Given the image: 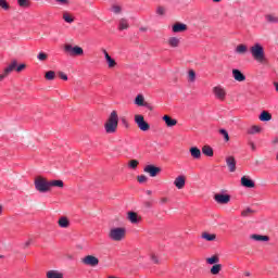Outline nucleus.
<instances>
[{
	"mask_svg": "<svg viewBox=\"0 0 278 278\" xmlns=\"http://www.w3.org/2000/svg\"><path fill=\"white\" fill-rule=\"evenodd\" d=\"M135 104L139 106L144 105V96L138 94L135 99Z\"/></svg>",
	"mask_w": 278,
	"mask_h": 278,
	"instance_id": "nucleus-34",
	"label": "nucleus"
},
{
	"mask_svg": "<svg viewBox=\"0 0 278 278\" xmlns=\"http://www.w3.org/2000/svg\"><path fill=\"white\" fill-rule=\"evenodd\" d=\"M226 164L228 166V169L230 170V173H236V157L233 156H227L226 157Z\"/></svg>",
	"mask_w": 278,
	"mask_h": 278,
	"instance_id": "nucleus-14",
	"label": "nucleus"
},
{
	"mask_svg": "<svg viewBox=\"0 0 278 278\" xmlns=\"http://www.w3.org/2000/svg\"><path fill=\"white\" fill-rule=\"evenodd\" d=\"M260 131H262V127L255 125L248 129L250 136H255V134H260Z\"/></svg>",
	"mask_w": 278,
	"mask_h": 278,
	"instance_id": "nucleus-31",
	"label": "nucleus"
},
{
	"mask_svg": "<svg viewBox=\"0 0 278 278\" xmlns=\"http://www.w3.org/2000/svg\"><path fill=\"white\" fill-rule=\"evenodd\" d=\"M244 276L245 277H251V273L250 271H244Z\"/></svg>",
	"mask_w": 278,
	"mask_h": 278,
	"instance_id": "nucleus-57",
	"label": "nucleus"
},
{
	"mask_svg": "<svg viewBox=\"0 0 278 278\" xmlns=\"http://www.w3.org/2000/svg\"><path fill=\"white\" fill-rule=\"evenodd\" d=\"M127 230L125 228H113L109 232V238L115 242H121L125 238Z\"/></svg>",
	"mask_w": 278,
	"mask_h": 278,
	"instance_id": "nucleus-4",
	"label": "nucleus"
},
{
	"mask_svg": "<svg viewBox=\"0 0 278 278\" xmlns=\"http://www.w3.org/2000/svg\"><path fill=\"white\" fill-rule=\"evenodd\" d=\"M49 186H50V190H51V188H64V181H62V180H50Z\"/></svg>",
	"mask_w": 278,
	"mask_h": 278,
	"instance_id": "nucleus-28",
	"label": "nucleus"
},
{
	"mask_svg": "<svg viewBox=\"0 0 278 278\" xmlns=\"http://www.w3.org/2000/svg\"><path fill=\"white\" fill-rule=\"evenodd\" d=\"M83 264H85L86 266H99V258L97 256L93 255H87L83 258Z\"/></svg>",
	"mask_w": 278,
	"mask_h": 278,
	"instance_id": "nucleus-8",
	"label": "nucleus"
},
{
	"mask_svg": "<svg viewBox=\"0 0 278 278\" xmlns=\"http://www.w3.org/2000/svg\"><path fill=\"white\" fill-rule=\"evenodd\" d=\"M29 244H31V239H29L28 241L25 242V249H27V247H29Z\"/></svg>",
	"mask_w": 278,
	"mask_h": 278,
	"instance_id": "nucleus-55",
	"label": "nucleus"
},
{
	"mask_svg": "<svg viewBox=\"0 0 278 278\" xmlns=\"http://www.w3.org/2000/svg\"><path fill=\"white\" fill-rule=\"evenodd\" d=\"M8 77V75L4 74V72L2 74H0V81H3V78Z\"/></svg>",
	"mask_w": 278,
	"mask_h": 278,
	"instance_id": "nucleus-54",
	"label": "nucleus"
},
{
	"mask_svg": "<svg viewBox=\"0 0 278 278\" xmlns=\"http://www.w3.org/2000/svg\"><path fill=\"white\" fill-rule=\"evenodd\" d=\"M58 223H59V227H62V229H68V227H71V222L66 216H62Z\"/></svg>",
	"mask_w": 278,
	"mask_h": 278,
	"instance_id": "nucleus-20",
	"label": "nucleus"
},
{
	"mask_svg": "<svg viewBox=\"0 0 278 278\" xmlns=\"http://www.w3.org/2000/svg\"><path fill=\"white\" fill-rule=\"evenodd\" d=\"M232 77L235 79V81H247V76H244L240 70H232Z\"/></svg>",
	"mask_w": 278,
	"mask_h": 278,
	"instance_id": "nucleus-17",
	"label": "nucleus"
},
{
	"mask_svg": "<svg viewBox=\"0 0 278 278\" xmlns=\"http://www.w3.org/2000/svg\"><path fill=\"white\" fill-rule=\"evenodd\" d=\"M17 3L20 5V8H29V5H30L29 0H17Z\"/></svg>",
	"mask_w": 278,
	"mask_h": 278,
	"instance_id": "nucleus-40",
	"label": "nucleus"
},
{
	"mask_svg": "<svg viewBox=\"0 0 278 278\" xmlns=\"http://www.w3.org/2000/svg\"><path fill=\"white\" fill-rule=\"evenodd\" d=\"M251 214H255V211L251 208H245L244 211L241 212V216H243L244 218L251 216Z\"/></svg>",
	"mask_w": 278,
	"mask_h": 278,
	"instance_id": "nucleus-39",
	"label": "nucleus"
},
{
	"mask_svg": "<svg viewBox=\"0 0 278 278\" xmlns=\"http://www.w3.org/2000/svg\"><path fill=\"white\" fill-rule=\"evenodd\" d=\"M202 238H203V240H206L207 242H214V240H216V235L203 232Z\"/></svg>",
	"mask_w": 278,
	"mask_h": 278,
	"instance_id": "nucleus-30",
	"label": "nucleus"
},
{
	"mask_svg": "<svg viewBox=\"0 0 278 278\" xmlns=\"http://www.w3.org/2000/svg\"><path fill=\"white\" fill-rule=\"evenodd\" d=\"M143 170L146 173H148V175H150V177H157V175H160V173H162V168L156 167L154 165H147Z\"/></svg>",
	"mask_w": 278,
	"mask_h": 278,
	"instance_id": "nucleus-9",
	"label": "nucleus"
},
{
	"mask_svg": "<svg viewBox=\"0 0 278 278\" xmlns=\"http://www.w3.org/2000/svg\"><path fill=\"white\" fill-rule=\"evenodd\" d=\"M274 86L276 88V92H278V83H274Z\"/></svg>",
	"mask_w": 278,
	"mask_h": 278,
	"instance_id": "nucleus-58",
	"label": "nucleus"
},
{
	"mask_svg": "<svg viewBox=\"0 0 278 278\" xmlns=\"http://www.w3.org/2000/svg\"><path fill=\"white\" fill-rule=\"evenodd\" d=\"M215 3H220L222 0H213Z\"/></svg>",
	"mask_w": 278,
	"mask_h": 278,
	"instance_id": "nucleus-61",
	"label": "nucleus"
},
{
	"mask_svg": "<svg viewBox=\"0 0 278 278\" xmlns=\"http://www.w3.org/2000/svg\"><path fill=\"white\" fill-rule=\"evenodd\" d=\"M118 29L123 31V29H129V20L126 17H122L118 20Z\"/></svg>",
	"mask_w": 278,
	"mask_h": 278,
	"instance_id": "nucleus-21",
	"label": "nucleus"
},
{
	"mask_svg": "<svg viewBox=\"0 0 278 278\" xmlns=\"http://www.w3.org/2000/svg\"><path fill=\"white\" fill-rule=\"evenodd\" d=\"M260 121L268 122L273 119V115L268 113L267 111H263L261 115L258 116Z\"/></svg>",
	"mask_w": 278,
	"mask_h": 278,
	"instance_id": "nucleus-27",
	"label": "nucleus"
},
{
	"mask_svg": "<svg viewBox=\"0 0 278 278\" xmlns=\"http://www.w3.org/2000/svg\"><path fill=\"white\" fill-rule=\"evenodd\" d=\"M16 66H18V62L16 60L11 61V63L4 68L3 74L10 75V73L16 71Z\"/></svg>",
	"mask_w": 278,
	"mask_h": 278,
	"instance_id": "nucleus-13",
	"label": "nucleus"
},
{
	"mask_svg": "<svg viewBox=\"0 0 278 278\" xmlns=\"http://www.w3.org/2000/svg\"><path fill=\"white\" fill-rule=\"evenodd\" d=\"M135 122L141 131H149V129H151V126L149 123L144 122V116L142 115H136Z\"/></svg>",
	"mask_w": 278,
	"mask_h": 278,
	"instance_id": "nucleus-6",
	"label": "nucleus"
},
{
	"mask_svg": "<svg viewBox=\"0 0 278 278\" xmlns=\"http://www.w3.org/2000/svg\"><path fill=\"white\" fill-rule=\"evenodd\" d=\"M251 240H256V242H268L269 238L268 236H262V235H252L250 236Z\"/></svg>",
	"mask_w": 278,
	"mask_h": 278,
	"instance_id": "nucleus-26",
	"label": "nucleus"
},
{
	"mask_svg": "<svg viewBox=\"0 0 278 278\" xmlns=\"http://www.w3.org/2000/svg\"><path fill=\"white\" fill-rule=\"evenodd\" d=\"M181 40L177 37H170L167 40V45H169V47H172L173 49H177V47H179Z\"/></svg>",
	"mask_w": 278,
	"mask_h": 278,
	"instance_id": "nucleus-22",
	"label": "nucleus"
},
{
	"mask_svg": "<svg viewBox=\"0 0 278 278\" xmlns=\"http://www.w3.org/2000/svg\"><path fill=\"white\" fill-rule=\"evenodd\" d=\"M59 77L63 79V81H68V76L64 72H59Z\"/></svg>",
	"mask_w": 278,
	"mask_h": 278,
	"instance_id": "nucleus-49",
	"label": "nucleus"
},
{
	"mask_svg": "<svg viewBox=\"0 0 278 278\" xmlns=\"http://www.w3.org/2000/svg\"><path fill=\"white\" fill-rule=\"evenodd\" d=\"M121 121L122 125H124L126 129H129V121H127V117H122Z\"/></svg>",
	"mask_w": 278,
	"mask_h": 278,
	"instance_id": "nucleus-48",
	"label": "nucleus"
},
{
	"mask_svg": "<svg viewBox=\"0 0 278 278\" xmlns=\"http://www.w3.org/2000/svg\"><path fill=\"white\" fill-rule=\"evenodd\" d=\"M35 188L38 192H49L50 191L49 180H47L41 176L37 177L35 179Z\"/></svg>",
	"mask_w": 278,
	"mask_h": 278,
	"instance_id": "nucleus-3",
	"label": "nucleus"
},
{
	"mask_svg": "<svg viewBox=\"0 0 278 278\" xmlns=\"http://www.w3.org/2000/svg\"><path fill=\"white\" fill-rule=\"evenodd\" d=\"M161 203H162V204L168 203V198H162V199H161Z\"/></svg>",
	"mask_w": 278,
	"mask_h": 278,
	"instance_id": "nucleus-53",
	"label": "nucleus"
},
{
	"mask_svg": "<svg viewBox=\"0 0 278 278\" xmlns=\"http://www.w3.org/2000/svg\"><path fill=\"white\" fill-rule=\"evenodd\" d=\"M188 79H189V81H195L197 80V73L194 72V70L189 71Z\"/></svg>",
	"mask_w": 278,
	"mask_h": 278,
	"instance_id": "nucleus-38",
	"label": "nucleus"
},
{
	"mask_svg": "<svg viewBox=\"0 0 278 278\" xmlns=\"http://www.w3.org/2000/svg\"><path fill=\"white\" fill-rule=\"evenodd\" d=\"M64 51L65 53H67V55L71 56H77V55H84V48L79 47V46H71V43H66L64 46Z\"/></svg>",
	"mask_w": 278,
	"mask_h": 278,
	"instance_id": "nucleus-5",
	"label": "nucleus"
},
{
	"mask_svg": "<svg viewBox=\"0 0 278 278\" xmlns=\"http://www.w3.org/2000/svg\"><path fill=\"white\" fill-rule=\"evenodd\" d=\"M37 58L40 62H45V60H47L48 55L45 52H40Z\"/></svg>",
	"mask_w": 278,
	"mask_h": 278,
	"instance_id": "nucleus-47",
	"label": "nucleus"
},
{
	"mask_svg": "<svg viewBox=\"0 0 278 278\" xmlns=\"http://www.w3.org/2000/svg\"><path fill=\"white\" fill-rule=\"evenodd\" d=\"M156 14H159V16H164L166 14V9L164 7H157Z\"/></svg>",
	"mask_w": 278,
	"mask_h": 278,
	"instance_id": "nucleus-43",
	"label": "nucleus"
},
{
	"mask_svg": "<svg viewBox=\"0 0 278 278\" xmlns=\"http://www.w3.org/2000/svg\"><path fill=\"white\" fill-rule=\"evenodd\" d=\"M0 8H2V10H10V4L5 0H0Z\"/></svg>",
	"mask_w": 278,
	"mask_h": 278,
	"instance_id": "nucleus-46",
	"label": "nucleus"
},
{
	"mask_svg": "<svg viewBox=\"0 0 278 278\" xmlns=\"http://www.w3.org/2000/svg\"><path fill=\"white\" fill-rule=\"evenodd\" d=\"M139 164L140 163L138 162V160H130L128 163V166H129V168L136 169V168H138Z\"/></svg>",
	"mask_w": 278,
	"mask_h": 278,
	"instance_id": "nucleus-42",
	"label": "nucleus"
},
{
	"mask_svg": "<svg viewBox=\"0 0 278 278\" xmlns=\"http://www.w3.org/2000/svg\"><path fill=\"white\" fill-rule=\"evenodd\" d=\"M216 203H219L220 205H227L229 201H231V197L229 194H223V193H217L214 197Z\"/></svg>",
	"mask_w": 278,
	"mask_h": 278,
	"instance_id": "nucleus-10",
	"label": "nucleus"
},
{
	"mask_svg": "<svg viewBox=\"0 0 278 278\" xmlns=\"http://www.w3.org/2000/svg\"><path fill=\"white\" fill-rule=\"evenodd\" d=\"M250 53L255 60V62H258V64H264L266 62V54L264 53V47L261 43H254L250 48Z\"/></svg>",
	"mask_w": 278,
	"mask_h": 278,
	"instance_id": "nucleus-2",
	"label": "nucleus"
},
{
	"mask_svg": "<svg viewBox=\"0 0 278 278\" xmlns=\"http://www.w3.org/2000/svg\"><path fill=\"white\" fill-rule=\"evenodd\" d=\"M219 134H220V136L224 137V140H225L226 142H229V132H227L226 129H219Z\"/></svg>",
	"mask_w": 278,
	"mask_h": 278,
	"instance_id": "nucleus-41",
	"label": "nucleus"
},
{
	"mask_svg": "<svg viewBox=\"0 0 278 278\" xmlns=\"http://www.w3.org/2000/svg\"><path fill=\"white\" fill-rule=\"evenodd\" d=\"M46 79H48L49 81H53V79H55V72L54 71L47 72Z\"/></svg>",
	"mask_w": 278,
	"mask_h": 278,
	"instance_id": "nucleus-37",
	"label": "nucleus"
},
{
	"mask_svg": "<svg viewBox=\"0 0 278 278\" xmlns=\"http://www.w3.org/2000/svg\"><path fill=\"white\" fill-rule=\"evenodd\" d=\"M203 155H206V157H214V149L210 146H204L202 148Z\"/></svg>",
	"mask_w": 278,
	"mask_h": 278,
	"instance_id": "nucleus-25",
	"label": "nucleus"
},
{
	"mask_svg": "<svg viewBox=\"0 0 278 278\" xmlns=\"http://www.w3.org/2000/svg\"><path fill=\"white\" fill-rule=\"evenodd\" d=\"M26 66H27V65H25V64L17 65V66L15 67V71H16L17 73H21L22 71H25Z\"/></svg>",
	"mask_w": 278,
	"mask_h": 278,
	"instance_id": "nucleus-50",
	"label": "nucleus"
},
{
	"mask_svg": "<svg viewBox=\"0 0 278 278\" xmlns=\"http://www.w3.org/2000/svg\"><path fill=\"white\" fill-rule=\"evenodd\" d=\"M174 186H176L178 190H184V188L186 187V176L176 177V179L174 180Z\"/></svg>",
	"mask_w": 278,
	"mask_h": 278,
	"instance_id": "nucleus-12",
	"label": "nucleus"
},
{
	"mask_svg": "<svg viewBox=\"0 0 278 278\" xmlns=\"http://www.w3.org/2000/svg\"><path fill=\"white\" fill-rule=\"evenodd\" d=\"M137 181H139V184H147V181H149V178L146 175H140L137 177Z\"/></svg>",
	"mask_w": 278,
	"mask_h": 278,
	"instance_id": "nucleus-44",
	"label": "nucleus"
},
{
	"mask_svg": "<svg viewBox=\"0 0 278 278\" xmlns=\"http://www.w3.org/2000/svg\"><path fill=\"white\" fill-rule=\"evenodd\" d=\"M59 3H63V4H66L68 3V0H56Z\"/></svg>",
	"mask_w": 278,
	"mask_h": 278,
	"instance_id": "nucleus-56",
	"label": "nucleus"
},
{
	"mask_svg": "<svg viewBox=\"0 0 278 278\" xmlns=\"http://www.w3.org/2000/svg\"><path fill=\"white\" fill-rule=\"evenodd\" d=\"M189 153L193 160H201V150L197 147H192L189 149Z\"/></svg>",
	"mask_w": 278,
	"mask_h": 278,
	"instance_id": "nucleus-19",
	"label": "nucleus"
},
{
	"mask_svg": "<svg viewBox=\"0 0 278 278\" xmlns=\"http://www.w3.org/2000/svg\"><path fill=\"white\" fill-rule=\"evenodd\" d=\"M213 94H215L216 99L219 101H225L227 99V90L222 86H216L213 88Z\"/></svg>",
	"mask_w": 278,
	"mask_h": 278,
	"instance_id": "nucleus-7",
	"label": "nucleus"
},
{
	"mask_svg": "<svg viewBox=\"0 0 278 278\" xmlns=\"http://www.w3.org/2000/svg\"><path fill=\"white\" fill-rule=\"evenodd\" d=\"M220 270H223V265H220V264H215V265L211 268V274H212V275H218V273H220Z\"/></svg>",
	"mask_w": 278,
	"mask_h": 278,
	"instance_id": "nucleus-32",
	"label": "nucleus"
},
{
	"mask_svg": "<svg viewBox=\"0 0 278 278\" xmlns=\"http://www.w3.org/2000/svg\"><path fill=\"white\" fill-rule=\"evenodd\" d=\"M163 121L168 127H175V125H177V119L170 117L169 115H164Z\"/></svg>",
	"mask_w": 278,
	"mask_h": 278,
	"instance_id": "nucleus-23",
	"label": "nucleus"
},
{
	"mask_svg": "<svg viewBox=\"0 0 278 278\" xmlns=\"http://www.w3.org/2000/svg\"><path fill=\"white\" fill-rule=\"evenodd\" d=\"M3 213V205H0V215Z\"/></svg>",
	"mask_w": 278,
	"mask_h": 278,
	"instance_id": "nucleus-59",
	"label": "nucleus"
},
{
	"mask_svg": "<svg viewBox=\"0 0 278 278\" xmlns=\"http://www.w3.org/2000/svg\"><path fill=\"white\" fill-rule=\"evenodd\" d=\"M247 51H249V48L247 47V45H239L236 48V53H239V55H244V53H247Z\"/></svg>",
	"mask_w": 278,
	"mask_h": 278,
	"instance_id": "nucleus-29",
	"label": "nucleus"
},
{
	"mask_svg": "<svg viewBox=\"0 0 278 278\" xmlns=\"http://www.w3.org/2000/svg\"><path fill=\"white\" fill-rule=\"evenodd\" d=\"M266 21L267 23H278V16L273 14L266 15Z\"/></svg>",
	"mask_w": 278,
	"mask_h": 278,
	"instance_id": "nucleus-36",
	"label": "nucleus"
},
{
	"mask_svg": "<svg viewBox=\"0 0 278 278\" xmlns=\"http://www.w3.org/2000/svg\"><path fill=\"white\" fill-rule=\"evenodd\" d=\"M104 129L108 134H116L118 129V113L116 111L111 112L104 124Z\"/></svg>",
	"mask_w": 278,
	"mask_h": 278,
	"instance_id": "nucleus-1",
	"label": "nucleus"
},
{
	"mask_svg": "<svg viewBox=\"0 0 278 278\" xmlns=\"http://www.w3.org/2000/svg\"><path fill=\"white\" fill-rule=\"evenodd\" d=\"M147 194L151 195V194H152V191H151V190H148V191H147Z\"/></svg>",
	"mask_w": 278,
	"mask_h": 278,
	"instance_id": "nucleus-60",
	"label": "nucleus"
},
{
	"mask_svg": "<svg viewBox=\"0 0 278 278\" xmlns=\"http://www.w3.org/2000/svg\"><path fill=\"white\" fill-rule=\"evenodd\" d=\"M241 186H243V188H255V181L247 176H243L241 177Z\"/></svg>",
	"mask_w": 278,
	"mask_h": 278,
	"instance_id": "nucleus-15",
	"label": "nucleus"
},
{
	"mask_svg": "<svg viewBox=\"0 0 278 278\" xmlns=\"http://www.w3.org/2000/svg\"><path fill=\"white\" fill-rule=\"evenodd\" d=\"M172 31L174 34H182L184 31H188V25L184 23H175L172 27Z\"/></svg>",
	"mask_w": 278,
	"mask_h": 278,
	"instance_id": "nucleus-11",
	"label": "nucleus"
},
{
	"mask_svg": "<svg viewBox=\"0 0 278 278\" xmlns=\"http://www.w3.org/2000/svg\"><path fill=\"white\" fill-rule=\"evenodd\" d=\"M111 11L113 14H121V12H123V8L118 4H113Z\"/></svg>",
	"mask_w": 278,
	"mask_h": 278,
	"instance_id": "nucleus-35",
	"label": "nucleus"
},
{
	"mask_svg": "<svg viewBox=\"0 0 278 278\" xmlns=\"http://www.w3.org/2000/svg\"><path fill=\"white\" fill-rule=\"evenodd\" d=\"M104 58L106 60L109 68H114L116 66V61L110 56V53H108V50H103Z\"/></svg>",
	"mask_w": 278,
	"mask_h": 278,
	"instance_id": "nucleus-18",
	"label": "nucleus"
},
{
	"mask_svg": "<svg viewBox=\"0 0 278 278\" xmlns=\"http://www.w3.org/2000/svg\"><path fill=\"white\" fill-rule=\"evenodd\" d=\"M207 264H218L219 260L218 256H212L206 258Z\"/></svg>",
	"mask_w": 278,
	"mask_h": 278,
	"instance_id": "nucleus-45",
	"label": "nucleus"
},
{
	"mask_svg": "<svg viewBox=\"0 0 278 278\" xmlns=\"http://www.w3.org/2000/svg\"><path fill=\"white\" fill-rule=\"evenodd\" d=\"M128 220L132 223V225H138L142 220V217L138 215L136 212H128Z\"/></svg>",
	"mask_w": 278,
	"mask_h": 278,
	"instance_id": "nucleus-16",
	"label": "nucleus"
},
{
	"mask_svg": "<svg viewBox=\"0 0 278 278\" xmlns=\"http://www.w3.org/2000/svg\"><path fill=\"white\" fill-rule=\"evenodd\" d=\"M249 147L252 149V151H256L257 147L255 146V142L249 141Z\"/></svg>",
	"mask_w": 278,
	"mask_h": 278,
	"instance_id": "nucleus-52",
	"label": "nucleus"
},
{
	"mask_svg": "<svg viewBox=\"0 0 278 278\" xmlns=\"http://www.w3.org/2000/svg\"><path fill=\"white\" fill-rule=\"evenodd\" d=\"M63 21H65V23H74L75 22V17H73V15H71V13L65 12L63 14Z\"/></svg>",
	"mask_w": 278,
	"mask_h": 278,
	"instance_id": "nucleus-33",
	"label": "nucleus"
},
{
	"mask_svg": "<svg viewBox=\"0 0 278 278\" xmlns=\"http://www.w3.org/2000/svg\"><path fill=\"white\" fill-rule=\"evenodd\" d=\"M151 261L153 262V264H160V260H157L155 254H151Z\"/></svg>",
	"mask_w": 278,
	"mask_h": 278,
	"instance_id": "nucleus-51",
	"label": "nucleus"
},
{
	"mask_svg": "<svg viewBox=\"0 0 278 278\" xmlns=\"http://www.w3.org/2000/svg\"><path fill=\"white\" fill-rule=\"evenodd\" d=\"M46 277L47 278H64V274L52 269L47 271Z\"/></svg>",
	"mask_w": 278,
	"mask_h": 278,
	"instance_id": "nucleus-24",
	"label": "nucleus"
}]
</instances>
